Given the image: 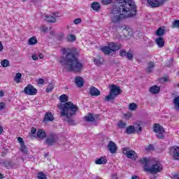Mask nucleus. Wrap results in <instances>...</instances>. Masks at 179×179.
<instances>
[{"label": "nucleus", "instance_id": "nucleus-19", "mask_svg": "<svg viewBox=\"0 0 179 179\" xmlns=\"http://www.w3.org/2000/svg\"><path fill=\"white\" fill-rule=\"evenodd\" d=\"M154 69H155V63L152 62H148L146 68L147 73H152V71H153Z\"/></svg>", "mask_w": 179, "mask_h": 179}, {"label": "nucleus", "instance_id": "nucleus-37", "mask_svg": "<svg viewBox=\"0 0 179 179\" xmlns=\"http://www.w3.org/2000/svg\"><path fill=\"white\" fill-rule=\"evenodd\" d=\"M52 89H54V84L52 83L49 84L48 87L46 88L47 93H50V92H52Z\"/></svg>", "mask_w": 179, "mask_h": 179}, {"label": "nucleus", "instance_id": "nucleus-7", "mask_svg": "<svg viewBox=\"0 0 179 179\" xmlns=\"http://www.w3.org/2000/svg\"><path fill=\"white\" fill-rule=\"evenodd\" d=\"M154 132H155L157 138L158 139H164V129L163 126L160 125L159 124H155L154 125Z\"/></svg>", "mask_w": 179, "mask_h": 179}, {"label": "nucleus", "instance_id": "nucleus-33", "mask_svg": "<svg viewBox=\"0 0 179 179\" xmlns=\"http://www.w3.org/2000/svg\"><path fill=\"white\" fill-rule=\"evenodd\" d=\"M20 150L21 152H22V153H24V155H27V153L29 152V150L27 149V148L26 147V145L24 144H22L21 145Z\"/></svg>", "mask_w": 179, "mask_h": 179}, {"label": "nucleus", "instance_id": "nucleus-39", "mask_svg": "<svg viewBox=\"0 0 179 179\" xmlns=\"http://www.w3.org/2000/svg\"><path fill=\"white\" fill-rule=\"evenodd\" d=\"M1 64L3 66V68H7V66H9V62L8 61V59H4L1 61Z\"/></svg>", "mask_w": 179, "mask_h": 179}, {"label": "nucleus", "instance_id": "nucleus-22", "mask_svg": "<svg viewBox=\"0 0 179 179\" xmlns=\"http://www.w3.org/2000/svg\"><path fill=\"white\" fill-rule=\"evenodd\" d=\"M173 101L175 110H176V111H179V96H176Z\"/></svg>", "mask_w": 179, "mask_h": 179}, {"label": "nucleus", "instance_id": "nucleus-41", "mask_svg": "<svg viewBox=\"0 0 179 179\" xmlns=\"http://www.w3.org/2000/svg\"><path fill=\"white\" fill-rule=\"evenodd\" d=\"M127 52H127V50H125L124 49H123V50H120L119 54H120V57H127Z\"/></svg>", "mask_w": 179, "mask_h": 179}, {"label": "nucleus", "instance_id": "nucleus-16", "mask_svg": "<svg viewBox=\"0 0 179 179\" xmlns=\"http://www.w3.org/2000/svg\"><path fill=\"white\" fill-rule=\"evenodd\" d=\"M48 121H54V116L50 112L45 113L43 119V122H48Z\"/></svg>", "mask_w": 179, "mask_h": 179}, {"label": "nucleus", "instance_id": "nucleus-43", "mask_svg": "<svg viewBox=\"0 0 179 179\" xmlns=\"http://www.w3.org/2000/svg\"><path fill=\"white\" fill-rule=\"evenodd\" d=\"M169 77H163L160 79L161 83H166V82H169Z\"/></svg>", "mask_w": 179, "mask_h": 179}, {"label": "nucleus", "instance_id": "nucleus-2", "mask_svg": "<svg viewBox=\"0 0 179 179\" xmlns=\"http://www.w3.org/2000/svg\"><path fill=\"white\" fill-rule=\"evenodd\" d=\"M59 101L61 103H58L57 107L61 111V117H65L64 121H66L69 125H75V120H72L71 117L76 114L79 107L71 101L66 102L68 101V96L66 94L61 95Z\"/></svg>", "mask_w": 179, "mask_h": 179}, {"label": "nucleus", "instance_id": "nucleus-38", "mask_svg": "<svg viewBox=\"0 0 179 179\" xmlns=\"http://www.w3.org/2000/svg\"><path fill=\"white\" fill-rule=\"evenodd\" d=\"M38 179H47V176L43 172H39L38 173Z\"/></svg>", "mask_w": 179, "mask_h": 179}, {"label": "nucleus", "instance_id": "nucleus-29", "mask_svg": "<svg viewBox=\"0 0 179 179\" xmlns=\"http://www.w3.org/2000/svg\"><path fill=\"white\" fill-rule=\"evenodd\" d=\"M126 57L127 58V59H129V61H131V59H134V52H132V50H129L127 51V53L126 54Z\"/></svg>", "mask_w": 179, "mask_h": 179}, {"label": "nucleus", "instance_id": "nucleus-1", "mask_svg": "<svg viewBox=\"0 0 179 179\" xmlns=\"http://www.w3.org/2000/svg\"><path fill=\"white\" fill-rule=\"evenodd\" d=\"M79 52L76 48H64L62 50V57L60 62L66 71L69 72H80L83 64L79 62Z\"/></svg>", "mask_w": 179, "mask_h": 179}, {"label": "nucleus", "instance_id": "nucleus-18", "mask_svg": "<svg viewBox=\"0 0 179 179\" xmlns=\"http://www.w3.org/2000/svg\"><path fill=\"white\" fill-rule=\"evenodd\" d=\"M155 43L158 45L159 48H163L164 47V38L159 37L155 40Z\"/></svg>", "mask_w": 179, "mask_h": 179}, {"label": "nucleus", "instance_id": "nucleus-58", "mask_svg": "<svg viewBox=\"0 0 179 179\" xmlns=\"http://www.w3.org/2000/svg\"><path fill=\"white\" fill-rule=\"evenodd\" d=\"M125 117H126V118H131V117H132V114L129 113L127 115H125Z\"/></svg>", "mask_w": 179, "mask_h": 179}, {"label": "nucleus", "instance_id": "nucleus-6", "mask_svg": "<svg viewBox=\"0 0 179 179\" xmlns=\"http://www.w3.org/2000/svg\"><path fill=\"white\" fill-rule=\"evenodd\" d=\"M122 152L127 159H131V160H136L138 159V154L135 150H130L129 148H124L122 150Z\"/></svg>", "mask_w": 179, "mask_h": 179}, {"label": "nucleus", "instance_id": "nucleus-50", "mask_svg": "<svg viewBox=\"0 0 179 179\" xmlns=\"http://www.w3.org/2000/svg\"><path fill=\"white\" fill-rule=\"evenodd\" d=\"M32 59L34 61H37L38 59V56L37 55H32Z\"/></svg>", "mask_w": 179, "mask_h": 179}, {"label": "nucleus", "instance_id": "nucleus-10", "mask_svg": "<svg viewBox=\"0 0 179 179\" xmlns=\"http://www.w3.org/2000/svg\"><path fill=\"white\" fill-rule=\"evenodd\" d=\"M170 155H173L174 160H179V147H171L169 150Z\"/></svg>", "mask_w": 179, "mask_h": 179}, {"label": "nucleus", "instance_id": "nucleus-49", "mask_svg": "<svg viewBox=\"0 0 179 179\" xmlns=\"http://www.w3.org/2000/svg\"><path fill=\"white\" fill-rule=\"evenodd\" d=\"M146 150H153V145H149L145 148Z\"/></svg>", "mask_w": 179, "mask_h": 179}, {"label": "nucleus", "instance_id": "nucleus-53", "mask_svg": "<svg viewBox=\"0 0 179 179\" xmlns=\"http://www.w3.org/2000/svg\"><path fill=\"white\" fill-rule=\"evenodd\" d=\"M112 179H119L118 176H117V173H113L111 176Z\"/></svg>", "mask_w": 179, "mask_h": 179}, {"label": "nucleus", "instance_id": "nucleus-12", "mask_svg": "<svg viewBox=\"0 0 179 179\" xmlns=\"http://www.w3.org/2000/svg\"><path fill=\"white\" fill-rule=\"evenodd\" d=\"M93 62L96 66H101V65L104 64V59L100 55H98L96 57L93 58Z\"/></svg>", "mask_w": 179, "mask_h": 179}, {"label": "nucleus", "instance_id": "nucleus-36", "mask_svg": "<svg viewBox=\"0 0 179 179\" xmlns=\"http://www.w3.org/2000/svg\"><path fill=\"white\" fill-rule=\"evenodd\" d=\"M134 131H136L137 132H142V127H141V124H134Z\"/></svg>", "mask_w": 179, "mask_h": 179}, {"label": "nucleus", "instance_id": "nucleus-9", "mask_svg": "<svg viewBox=\"0 0 179 179\" xmlns=\"http://www.w3.org/2000/svg\"><path fill=\"white\" fill-rule=\"evenodd\" d=\"M24 93L28 96H34L35 94H37V89L34 88L31 85H28L24 87Z\"/></svg>", "mask_w": 179, "mask_h": 179}, {"label": "nucleus", "instance_id": "nucleus-54", "mask_svg": "<svg viewBox=\"0 0 179 179\" xmlns=\"http://www.w3.org/2000/svg\"><path fill=\"white\" fill-rule=\"evenodd\" d=\"M36 128L32 127L31 129V134L32 135H34V134H36Z\"/></svg>", "mask_w": 179, "mask_h": 179}, {"label": "nucleus", "instance_id": "nucleus-42", "mask_svg": "<svg viewBox=\"0 0 179 179\" xmlns=\"http://www.w3.org/2000/svg\"><path fill=\"white\" fill-rule=\"evenodd\" d=\"M172 29H175V27H179V20H176L172 26H171Z\"/></svg>", "mask_w": 179, "mask_h": 179}, {"label": "nucleus", "instance_id": "nucleus-56", "mask_svg": "<svg viewBox=\"0 0 179 179\" xmlns=\"http://www.w3.org/2000/svg\"><path fill=\"white\" fill-rule=\"evenodd\" d=\"M38 57L40 58V59H43L44 58V55H43L42 53H38Z\"/></svg>", "mask_w": 179, "mask_h": 179}, {"label": "nucleus", "instance_id": "nucleus-52", "mask_svg": "<svg viewBox=\"0 0 179 179\" xmlns=\"http://www.w3.org/2000/svg\"><path fill=\"white\" fill-rule=\"evenodd\" d=\"M173 179H179V173L173 174Z\"/></svg>", "mask_w": 179, "mask_h": 179}, {"label": "nucleus", "instance_id": "nucleus-32", "mask_svg": "<svg viewBox=\"0 0 179 179\" xmlns=\"http://www.w3.org/2000/svg\"><path fill=\"white\" fill-rule=\"evenodd\" d=\"M92 8L94 10H100V4L97 2H94L92 4Z\"/></svg>", "mask_w": 179, "mask_h": 179}, {"label": "nucleus", "instance_id": "nucleus-27", "mask_svg": "<svg viewBox=\"0 0 179 179\" xmlns=\"http://www.w3.org/2000/svg\"><path fill=\"white\" fill-rule=\"evenodd\" d=\"M135 132V126H129L126 129V134H128L129 135H131V134H134Z\"/></svg>", "mask_w": 179, "mask_h": 179}, {"label": "nucleus", "instance_id": "nucleus-34", "mask_svg": "<svg viewBox=\"0 0 179 179\" xmlns=\"http://www.w3.org/2000/svg\"><path fill=\"white\" fill-rule=\"evenodd\" d=\"M67 40L71 43H73V41H76V36L75 35H69L67 36Z\"/></svg>", "mask_w": 179, "mask_h": 179}, {"label": "nucleus", "instance_id": "nucleus-17", "mask_svg": "<svg viewBox=\"0 0 179 179\" xmlns=\"http://www.w3.org/2000/svg\"><path fill=\"white\" fill-rule=\"evenodd\" d=\"M90 94L91 96H100V91L94 87H92L90 90Z\"/></svg>", "mask_w": 179, "mask_h": 179}, {"label": "nucleus", "instance_id": "nucleus-5", "mask_svg": "<svg viewBox=\"0 0 179 179\" xmlns=\"http://www.w3.org/2000/svg\"><path fill=\"white\" fill-rule=\"evenodd\" d=\"M118 50H121V45L115 43H110L108 46L101 48V51H103L105 55H110L111 52H115V51H118Z\"/></svg>", "mask_w": 179, "mask_h": 179}, {"label": "nucleus", "instance_id": "nucleus-14", "mask_svg": "<svg viewBox=\"0 0 179 179\" xmlns=\"http://www.w3.org/2000/svg\"><path fill=\"white\" fill-rule=\"evenodd\" d=\"M75 83L78 87H83L85 80H83V78L77 76L75 78Z\"/></svg>", "mask_w": 179, "mask_h": 179}, {"label": "nucleus", "instance_id": "nucleus-45", "mask_svg": "<svg viewBox=\"0 0 179 179\" xmlns=\"http://www.w3.org/2000/svg\"><path fill=\"white\" fill-rule=\"evenodd\" d=\"M79 23H82V20L80 18H77L74 20L75 24H79Z\"/></svg>", "mask_w": 179, "mask_h": 179}, {"label": "nucleus", "instance_id": "nucleus-13", "mask_svg": "<svg viewBox=\"0 0 179 179\" xmlns=\"http://www.w3.org/2000/svg\"><path fill=\"white\" fill-rule=\"evenodd\" d=\"M108 149L112 155H114V153H117V145H115V143L113 141H110L108 144Z\"/></svg>", "mask_w": 179, "mask_h": 179}, {"label": "nucleus", "instance_id": "nucleus-62", "mask_svg": "<svg viewBox=\"0 0 179 179\" xmlns=\"http://www.w3.org/2000/svg\"><path fill=\"white\" fill-rule=\"evenodd\" d=\"M26 1H27V0H22V2H26Z\"/></svg>", "mask_w": 179, "mask_h": 179}, {"label": "nucleus", "instance_id": "nucleus-8", "mask_svg": "<svg viewBox=\"0 0 179 179\" xmlns=\"http://www.w3.org/2000/svg\"><path fill=\"white\" fill-rule=\"evenodd\" d=\"M167 1L169 0H147V2L151 8H159V6H163Z\"/></svg>", "mask_w": 179, "mask_h": 179}, {"label": "nucleus", "instance_id": "nucleus-28", "mask_svg": "<svg viewBox=\"0 0 179 179\" xmlns=\"http://www.w3.org/2000/svg\"><path fill=\"white\" fill-rule=\"evenodd\" d=\"M85 120L89 122H94V117H93V115L89 114L85 117Z\"/></svg>", "mask_w": 179, "mask_h": 179}, {"label": "nucleus", "instance_id": "nucleus-63", "mask_svg": "<svg viewBox=\"0 0 179 179\" xmlns=\"http://www.w3.org/2000/svg\"><path fill=\"white\" fill-rule=\"evenodd\" d=\"M178 87H179V83L178 84Z\"/></svg>", "mask_w": 179, "mask_h": 179}, {"label": "nucleus", "instance_id": "nucleus-11", "mask_svg": "<svg viewBox=\"0 0 179 179\" xmlns=\"http://www.w3.org/2000/svg\"><path fill=\"white\" fill-rule=\"evenodd\" d=\"M57 141H58V136L55 134H50L46 139V143L47 145H52L57 143Z\"/></svg>", "mask_w": 179, "mask_h": 179}, {"label": "nucleus", "instance_id": "nucleus-61", "mask_svg": "<svg viewBox=\"0 0 179 179\" xmlns=\"http://www.w3.org/2000/svg\"><path fill=\"white\" fill-rule=\"evenodd\" d=\"M0 179H3V174L0 173Z\"/></svg>", "mask_w": 179, "mask_h": 179}, {"label": "nucleus", "instance_id": "nucleus-30", "mask_svg": "<svg viewBox=\"0 0 179 179\" xmlns=\"http://www.w3.org/2000/svg\"><path fill=\"white\" fill-rule=\"evenodd\" d=\"M22 79V73H17L15 74V77L14 78V80L16 83H20V80Z\"/></svg>", "mask_w": 179, "mask_h": 179}, {"label": "nucleus", "instance_id": "nucleus-15", "mask_svg": "<svg viewBox=\"0 0 179 179\" xmlns=\"http://www.w3.org/2000/svg\"><path fill=\"white\" fill-rule=\"evenodd\" d=\"M149 91L152 93V94H159V93H160V87L157 85H153L150 87Z\"/></svg>", "mask_w": 179, "mask_h": 179}, {"label": "nucleus", "instance_id": "nucleus-44", "mask_svg": "<svg viewBox=\"0 0 179 179\" xmlns=\"http://www.w3.org/2000/svg\"><path fill=\"white\" fill-rule=\"evenodd\" d=\"M17 141L20 143V146L22 145H24V141H23V138L22 137H18Z\"/></svg>", "mask_w": 179, "mask_h": 179}, {"label": "nucleus", "instance_id": "nucleus-21", "mask_svg": "<svg viewBox=\"0 0 179 179\" xmlns=\"http://www.w3.org/2000/svg\"><path fill=\"white\" fill-rule=\"evenodd\" d=\"M156 36L162 37V36H164L166 34V29L164 28L159 27L156 31Z\"/></svg>", "mask_w": 179, "mask_h": 179}, {"label": "nucleus", "instance_id": "nucleus-26", "mask_svg": "<svg viewBox=\"0 0 179 179\" xmlns=\"http://www.w3.org/2000/svg\"><path fill=\"white\" fill-rule=\"evenodd\" d=\"M28 44L29 45H34L35 44H37V38L35 36L30 38L28 41Z\"/></svg>", "mask_w": 179, "mask_h": 179}, {"label": "nucleus", "instance_id": "nucleus-20", "mask_svg": "<svg viewBox=\"0 0 179 179\" xmlns=\"http://www.w3.org/2000/svg\"><path fill=\"white\" fill-rule=\"evenodd\" d=\"M45 20L49 23H55L57 22V19L52 15H45Z\"/></svg>", "mask_w": 179, "mask_h": 179}, {"label": "nucleus", "instance_id": "nucleus-35", "mask_svg": "<svg viewBox=\"0 0 179 179\" xmlns=\"http://www.w3.org/2000/svg\"><path fill=\"white\" fill-rule=\"evenodd\" d=\"M137 106L136 103H131L129 105V110H131V111H135V110H136L137 108Z\"/></svg>", "mask_w": 179, "mask_h": 179}, {"label": "nucleus", "instance_id": "nucleus-57", "mask_svg": "<svg viewBox=\"0 0 179 179\" xmlns=\"http://www.w3.org/2000/svg\"><path fill=\"white\" fill-rule=\"evenodd\" d=\"M3 50V45H2V42L0 41V52Z\"/></svg>", "mask_w": 179, "mask_h": 179}, {"label": "nucleus", "instance_id": "nucleus-23", "mask_svg": "<svg viewBox=\"0 0 179 179\" xmlns=\"http://www.w3.org/2000/svg\"><path fill=\"white\" fill-rule=\"evenodd\" d=\"M106 163H107V159L103 157H101V158L95 161L96 164H106Z\"/></svg>", "mask_w": 179, "mask_h": 179}, {"label": "nucleus", "instance_id": "nucleus-59", "mask_svg": "<svg viewBox=\"0 0 179 179\" xmlns=\"http://www.w3.org/2000/svg\"><path fill=\"white\" fill-rule=\"evenodd\" d=\"M131 179H139V176H133L131 177Z\"/></svg>", "mask_w": 179, "mask_h": 179}, {"label": "nucleus", "instance_id": "nucleus-51", "mask_svg": "<svg viewBox=\"0 0 179 179\" xmlns=\"http://www.w3.org/2000/svg\"><path fill=\"white\" fill-rule=\"evenodd\" d=\"M38 83L39 85H43V83H44V79H43V78H39V79L38 80Z\"/></svg>", "mask_w": 179, "mask_h": 179}, {"label": "nucleus", "instance_id": "nucleus-3", "mask_svg": "<svg viewBox=\"0 0 179 179\" xmlns=\"http://www.w3.org/2000/svg\"><path fill=\"white\" fill-rule=\"evenodd\" d=\"M140 163L143 166L144 171L151 174H157V173H160L163 170V165L159 162L153 163L146 157L142 158L140 160Z\"/></svg>", "mask_w": 179, "mask_h": 179}, {"label": "nucleus", "instance_id": "nucleus-40", "mask_svg": "<svg viewBox=\"0 0 179 179\" xmlns=\"http://www.w3.org/2000/svg\"><path fill=\"white\" fill-rule=\"evenodd\" d=\"M1 164H3V166H5V167H6L7 169H9V167H10V161H4V162H1Z\"/></svg>", "mask_w": 179, "mask_h": 179}, {"label": "nucleus", "instance_id": "nucleus-60", "mask_svg": "<svg viewBox=\"0 0 179 179\" xmlns=\"http://www.w3.org/2000/svg\"><path fill=\"white\" fill-rule=\"evenodd\" d=\"M2 132H3V128H2L0 125V135L2 134Z\"/></svg>", "mask_w": 179, "mask_h": 179}, {"label": "nucleus", "instance_id": "nucleus-24", "mask_svg": "<svg viewBox=\"0 0 179 179\" xmlns=\"http://www.w3.org/2000/svg\"><path fill=\"white\" fill-rule=\"evenodd\" d=\"M46 134L45 131H43V130H39L37 132V136L39 139H41V141H42V139H44V138H45L46 136Z\"/></svg>", "mask_w": 179, "mask_h": 179}, {"label": "nucleus", "instance_id": "nucleus-48", "mask_svg": "<svg viewBox=\"0 0 179 179\" xmlns=\"http://www.w3.org/2000/svg\"><path fill=\"white\" fill-rule=\"evenodd\" d=\"M5 106H6L5 103L3 102L0 103V110H3V108H5Z\"/></svg>", "mask_w": 179, "mask_h": 179}, {"label": "nucleus", "instance_id": "nucleus-25", "mask_svg": "<svg viewBox=\"0 0 179 179\" xmlns=\"http://www.w3.org/2000/svg\"><path fill=\"white\" fill-rule=\"evenodd\" d=\"M122 33L124 36V37H131L132 36V32L129 29H127V28L123 29Z\"/></svg>", "mask_w": 179, "mask_h": 179}, {"label": "nucleus", "instance_id": "nucleus-55", "mask_svg": "<svg viewBox=\"0 0 179 179\" xmlns=\"http://www.w3.org/2000/svg\"><path fill=\"white\" fill-rule=\"evenodd\" d=\"M5 96V92H3V90H0V97H3Z\"/></svg>", "mask_w": 179, "mask_h": 179}, {"label": "nucleus", "instance_id": "nucleus-64", "mask_svg": "<svg viewBox=\"0 0 179 179\" xmlns=\"http://www.w3.org/2000/svg\"><path fill=\"white\" fill-rule=\"evenodd\" d=\"M31 1H34V0H31Z\"/></svg>", "mask_w": 179, "mask_h": 179}, {"label": "nucleus", "instance_id": "nucleus-31", "mask_svg": "<svg viewBox=\"0 0 179 179\" xmlns=\"http://www.w3.org/2000/svg\"><path fill=\"white\" fill-rule=\"evenodd\" d=\"M117 127L120 129H122L125 128V127H127V122H125L122 120H120L117 122Z\"/></svg>", "mask_w": 179, "mask_h": 179}, {"label": "nucleus", "instance_id": "nucleus-46", "mask_svg": "<svg viewBox=\"0 0 179 179\" xmlns=\"http://www.w3.org/2000/svg\"><path fill=\"white\" fill-rule=\"evenodd\" d=\"M8 149H4L2 152H1V156H6V155H8Z\"/></svg>", "mask_w": 179, "mask_h": 179}, {"label": "nucleus", "instance_id": "nucleus-47", "mask_svg": "<svg viewBox=\"0 0 179 179\" xmlns=\"http://www.w3.org/2000/svg\"><path fill=\"white\" fill-rule=\"evenodd\" d=\"M41 30H42V31L45 32L48 31V27H45V26H42L41 28Z\"/></svg>", "mask_w": 179, "mask_h": 179}, {"label": "nucleus", "instance_id": "nucleus-4", "mask_svg": "<svg viewBox=\"0 0 179 179\" xmlns=\"http://www.w3.org/2000/svg\"><path fill=\"white\" fill-rule=\"evenodd\" d=\"M109 87V94L104 98V101H114L115 98L122 93V90L117 85H112Z\"/></svg>", "mask_w": 179, "mask_h": 179}]
</instances>
